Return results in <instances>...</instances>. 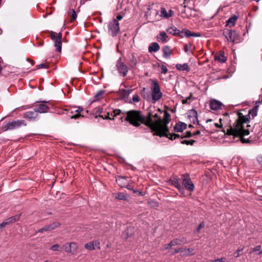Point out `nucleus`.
Here are the masks:
<instances>
[{
  "label": "nucleus",
  "mask_w": 262,
  "mask_h": 262,
  "mask_svg": "<svg viewBox=\"0 0 262 262\" xmlns=\"http://www.w3.org/2000/svg\"><path fill=\"white\" fill-rule=\"evenodd\" d=\"M168 40V36L167 34L164 32H161L159 36H157V40L163 43L166 42Z\"/></svg>",
  "instance_id": "f3484780"
},
{
  "label": "nucleus",
  "mask_w": 262,
  "mask_h": 262,
  "mask_svg": "<svg viewBox=\"0 0 262 262\" xmlns=\"http://www.w3.org/2000/svg\"><path fill=\"white\" fill-rule=\"evenodd\" d=\"M260 246H256V247H255L254 248H253L252 250V252L257 251H259V252L260 251Z\"/></svg>",
  "instance_id": "13d9d810"
},
{
  "label": "nucleus",
  "mask_w": 262,
  "mask_h": 262,
  "mask_svg": "<svg viewBox=\"0 0 262 262\" xmlns=\"http://www.w3.org/2000/svg\"><path fill=\"white\" fill-rule=\"evenodd\" d=\"M151 96L154 102H156L160 100L162 96L160 86L156 81L153 82V85L151 88Z\"/></svg>",
  "instance_id": "423d86ee"
},
{
  "label": "nucleus",
  "mask_w": 262,
  "mask_h": 262,
  "mask_svg": "<svg viewBox=\"0 0 262 262\" xmlns=\"http://www.w3.org/2000/svg\"><path fill=\"white\" fill-rule=\"evenodd\" d=\"M205 225H204V223L203 222H202L200 224V225H199V226L197 227V228L196 229V230L195 231V232H198L199 233L200 231V230L203 228L204 227Z\"/></svg>",
  "instance_id": "4c0bfd02"
},
{
  "label": "nucleus",
  "mask_w": 262,
  "mask_h": 262,
  "mask_svg": "<svg viewBox=\"0 0 262 262\" xmlns=\"http://www.w3.org/2000/svg\"><path fill=\"white\" fill-rule=\"evenodd\" d=\"M160 49V46L157 42H153L148 47V51L150 53L156 52Z\"/></svg>",
  "instance_id": "aec40b11"
},
{
  "label": "nucleus",
  "mask_w": 262,
  "mask_h": 262,
  "mask_svg": "<svg viewBox=\"0 0 262 262\" xmlns=\"http://www.w3.org/2000/svg\"><path fill=\"white\" fill-rule=\"evenodd\" d=\"M185 35L187 37H190V36H191V35H192V33L190 31L188 30H185Z\"/></svg>",
  "instance_id": "3c124183"
},
{
  "label": "nucleus",
  "mask_w": 262,
  "mask_h": 262,
  "mask_svg": "<svg viewBox=\"0 0 262 262\" xmlns=\"http://www.w3.org/2000/svg\"><path fill=\"white\" fill-rule=\"evenodd\" d=\"M163 56L166 59H169L172 54V50L169 46H166L162 48Z\"/></svg>",
  "instance_id": "2eb2a0df"
},
{
  "label": "nucleus",
  "mask_w": 262,
  "mask_h": 262,
  "mask_svg": "<svg viewBox=\"0 0 262 262\" xmlns=\"http://www.w3.org/2000/svg\"><path fill=\"white\" fill-rule=\"evenodd\" d=\"M186 128V124L181 122L177 124L174 127V129L177 132H182Z\"/></svg>",
  "instance_id": "412c9836"
},
{
  "label": "nucleus",
  "mask_w": 262,
  "mask_h": 262,
  "mask_svg": "<svg viewBox=\"0 0 262 262\" xmlns=\"http://www.w3.org/2000/svg\"><path fill=\"white\" fill-rule=\"evenodd\" d=\"M3 223H6V226L7 225H9L10 223H13V221H11V217L6 219L5 221H4Z\"/></svg>",
  "instance_id": "09e8293b"
},
{
  "label": "nucleus",
  "mask_w": 262,
  "mask_h": 262,
  "mask_svg": "<svg viewBox=\"0 0 262 262\" xmlns=\"http://www.w3.org/2000/svg\"><path fill=\"white\" fill-rule=\"evenodd\" d=\"M105 91L100 90L94 96V101H98L102 99L104 96Z\"/></svg>",
  "instance_id": "b1692460"
},
{
  "label": "nucleus",
  "mask_w": 262,
  "mask_h": 262,
  "mask_svg": "<svg viewBox=\"0 0 262 262\" xmlns=\"http://www.w3.org/2000/svg\"><path fill=\"white\" fill-rule=\"evenodd\" d=\"M126 181V180L125 179L121 178L119 179L118 180H117L116 181V182L118 181L119 182H120L121 181Z\"/></svg>",
  "instance_id": "338daca9"
},
{
  "label": "nucleus",
  "mask_w": 262,
  "mask_h": 262,
  "mask_svg": "<svg viewBox=\"0 0 262 262\" xmlns=\"http://www.w3.org/2000/svg\"><path fill=\"white\" fill-rule=\"evenodd\" d=\"M167 32L173 35H179L180 34V31L175 27L168 28L167 29Z\"/></svg>",
  "instance_id": "4be33fe9"
},
{
  "label": "nucleus",
  "mask_w": 262,
  "mask_h": 262,
  "mask_svg": "<svg viewBox=\"0 0 262 262\" xmlns=\"http://www.w3.org/2000/svg\"><path fill=\"white\" fill-rule=\"evenodd\" d=\"M262 103V101L260 102V101H257L255 103V106L254 107L253 109L255 110V111H257L258 110V106H259V104H261Z\"/></svg>",
  "instance_id": "5fc2aeb1"
},
{
  "label": "nucleus",
  "mask_w": 262,
  "mask_h": 262,
  "mask_svg": "<svg viewBox=\"0 0 262 262\" xmlns=\"http://www.w3.org/2000/svg\"><path fill=\"white\" fill-rule=\"evenodd\" d=\"M6 226V223H2L0 224V232L2 231V229Z\"/></svg>",
  "instance_id": "052dcab7"
},
{
  "label": "nucleus",
  "mask_w": 262,
  "mask_h": 262,
  "mask_svg": "<svg viewBox=\"0 0 262 262\" xmlns=\"http://www.w3.org/2000/svg\"><path fill=\"white\" fill-rule=\"evenodd\" d=\"M140 97L138 96V95L135 94L133 96L132 100L131 99H130L129 100H128V102L129 103L138 102L140 101Z\"/></svg>",
  "instance_id": "473e14b6"
},
{
  "label": "nucleus",
  "mask_w": 262,
  "mask_h": 262,
  "mask_svg": "<svg viewBox=\"0 0 262 262\" xmlns=\"http://www.w3.org/2000/svg\"><path fill=\"white\" fill-rule=\"evenodd\" d=\"M37 113L34 110L33 111H28L24 113V118L30 121H33L37 117Z\"/></svg>",
  "instance_id": "9d476101"
},
{
  "label": "nucleus",
  "mask_w": 262,
  "mask_h": 262,
  "mask_svg": "<svg viewBox=\"0 0 262 262\" xmlns=\"http://www.w3.org/2000/svg\"><path fill=\"white\" fill-rule=\"evenodd\" d=\"M63 247L64 248V249L66 252L70 253L73 254L71 247V246H70L69 243L64 244L63 246Z\"/></svg>",
  "instance_id": "cd10ccee"
},
{
  "label": "nucleus",
  "mask_w": 262,
  "mask_h": 262,
  "mask_svg": "<svg viewBox=\"0 0 262 262\" xmlns=\"http://www.w3.org/2000/svg\"><path fill=\"white\" fill-rule=\"evenodd\" d=\"M181 183V179L177 176H172L169 181V183L170 184L176 187L179 191L183 192L184 191V189L182 187Z\"/></svg>",
  "instance_id": "6e6552de"
},
{
  "label": "nucleus",
  "mask_w": 262,
  "mask_h": 262,
  "mask_svg": "<svg viewBox=\"0 0 262 262\" xmlns=\"http://www.w3.org/2000/svg\"><path fill=\"white\" fill-rule=\"evenodd\" d=\"M237 36V34L235 31H229L226 35V37L228 41L233 42L235 41Z\"/></svg>",
  "instance_id": "4468645a"
},
{
  "label": "nucleus",
  "mask_w": 262,
  "mask_h": 262,
  "mask_svg": "<svg viewBox=\"0 0 262 262\" xmlns=\"http://www.w3.org/2000/svg\"><path fill=\"white\" fill-rule=\"evenodd\" d=\"M176 67L177 70L179 71H189V67L187 63L177 64Z\"/></svg>",
  "instance_id": "393cba45"
},
{
  "label": "nucleus",
  "mask_w": 262,
  "mask_h": 262,
  "mask_svg": "<svg viewBox=\"0 0 262 262\" xmlns=\"http://www.w3.org/2000/svg\"><path fill=\"white\" fill-rule=\"evenodd\" d=\"M248 116H242L239 114L238 119L235 121L233 125H230L225 128H223V131L228 135H232L233 138L239 137L241 142L243 143H250L249 139L245 138V136L249 134V131L245 129V124L249 121Z\"/></svg>",
  "instance_id": "f257e3e1"
},
{
  "label": "nucleus",
  "mask_w": 262,
  "mask_h": 262,
  "mask_svg": "<svg viewBox=\"0 0 262 262\" xmlns=\"http://www.w3.org/2000/svg\"><path fill=\"white\" fill-rule=\"evenodd\" d=\"M176 245H180V243H179L178 239L177 238L173 239L171 242L168 244L169 247H172Z\"/></svg>",
  "instance_id": "72a5a7b5"
},
{
  "label": "nucleus",
  "mask_w": 262,
  "mask_h": 262,
  "mask_svg": "<svg viewBox=\"0 0 262 262\" xmlns=\"http://www.w3.org/2000/svg\"><path fill=\"white\" fill-rule=\"evenodd\" d=\"M82 111H83V108L81 107H80V106H78L77 107V108L76 109V110H72L71 111V114H72L74 112H76L78 114H76V115H73V116H71V119H77L78 118H79L80 116L83 117V115H81L79 114V113L82 112Z\"/></svg>",
  "instance_id": "6ab92c4d"
},
{
  "label": "nucleus",
  "mask_w": 262,
  "mask_h": 262,
  "mask_svg": "<svg viewBox=\"0 0 262 262\" xmlns=\"http://www.w3.org/2000/svg\"><path fill=\"white\" fill-rule=\"evenodd\" d=\"M27 123L24 120H16L8 122L4 127L5 130H12L22 126H26Z\"/></svg>",
  "instance_id": "0eeeda50"
},
{
  "label": "nucleus",
  "mask_w": 262,
  "mask_h": 262,
  "mask_svg": "<svg viewBox=\"0 0 262 262\" xmlns=\"http://www.w3.org/2000/svg\"><path fill=\"white\" fill-rule=\"evenodd\" d=\"M200 134V132L199 130L196 131L193 134V135H198Z\"/></svg>",
  "instance_id": "774afa93"
},
{
  "label": "nucleus",
  "mask_w": 262,
  "mask_h": 262,
  "mask_svg": "<svg viewBox=\"0 0 262 262\" xmlns=\"http://www.w3.org/2000/svg\"><path fill=\"white\" fill-rule=\"evenodd\" d=\"M200 34H196V33H192V35H191V36H194V37H199L200 36Z\"/></svg>",
  "instance_id": "0e129e2a"
},
{
  "label": "nucleus",
  "mask_w": 262,
  "mask_h": 262,
  "mask_svg": "<svg viewBox=\"0 0 262 262\" xmlns=\"http://www.w3.org/2000/svg\"><path fill=\"white\" fill-rule=\"evenodd\" d=\"M77 17V15L76 14V12L74 10H72V15H71V21H74Z\"/></svg>",
  "instance_id": "58836bf2"
},
{
  "label": "nucleus",
  "mask_w": 262,
  "mask_h": 262,
  "mask_svg": "<svg viewBox=\"0 0 262 262\" xmlns=\"http://www.w3.org/2000/svg\"><path fill=\"white\" fill-rule=\"evenodd\" d=\"M121 60V58L118 60V70L120 74L125 76L128 71L127 68Z\"/></svg>",
  "instance_id": "9b49d317"
},
{
  "label": "nucleus",
  "mask_w": 262,
  "mask_h": 262,
  "mask_svg": "<svg viewBox=\"0 0 262 262\" xmlns=\"http://www.w3.org/2000/svg\"><path fill=\"white\" fill-rule=\"evenodd\" d=\"M224 258H221L216 259L213 260L211 261L210 262H223L224 260Z\"/></svg>",
  "instance_id": "4d7b16f0"
},
{
  "label": "nucleus",
  "mask_w": 262,
  "mask_h": 262,
  "mask_svg": "<svg viewBox=\"0 0 262 262\" xmlns=\"http://www.w3.org/2000/svg\"><path fill=\"white\" fill-rule=\"evenodd\" d=\"M84 247L90 250H95V246L94 245V243H92V242H90L89 243H86L84 245Z\"/></svg>",
  "instance_id": "c756f323"
},
{
  "label": "nucleus",
  "mask_w": 262,
  "mask_h": 262,
  "mask_svg": "<svg viewBox=\"0 0 262 262\" xmlns=\"http://www.w3.org/2000/svg\"><path fill=\"white\" fill-rule=\"evenodd\" d=\"M184 177L182 181L183 185L187 190L193 191L194 188V185L190 178L188 176L186 177H185L184 176Z\"/></svg>",
  "instance_id": "1a4fd4ad"
},
{
  "label": "nucleus",
  "mask_w": 262,
  "mask_h": 262,
  "mask_svg": "<svg viewBox=\"0 0 262 262\" xmlns=\"http://www.w3.org/2000/svg\"><path fill=\"white\" fill-rule=\"evenodd\" d=\"M71 247L72 251L73 254H74L76 252V250L77 249V245L76 243L72 242L69 243Z\"/></svg>",
  "instance_id": "2f4dec72"
},
{
  "label": "nucleus",
  "mask_w": 262,
  "mask_h": 262,
  "mask_svg": "<svg viewBox=\"0 0 262 262\" xmlns=\"http://www.w3.org/2000/svg\"><path fill=\"white\" fill-rule=\"evenodd\" d=\"M20 217V214L16 215L15 216L11 217V221H13V222H15L17 221H18Z\"/></svg>",
  "instance_id": "49530a36"
},
{
  "label": "nucleus",
  "mask_w": 262,
  "mask_h": 262,
  "mask_svg": "<svg viewBox=\"0 0 262 262\" xmlns=\"http://www.w3.org/2000/svg\"><path fill=\"white\" fill-rule=\"evenodd\" d=\"M108 33L114 37L115 36V18L107 24Z\"/></svg>",
  "instance_id": "f8f14e48"
},
{
  "label": "nucleus",
  "mask_w": 262,
  "mask_h": 262,
  "mask_svg": "<svg viewBox=\"0 0 262 262\" xmlns=\"http://www.w3.org/2000/svg\"><path fill=\"white\" fill-rule=\"evenodd\" d=\"M92 243H94V245L95 246V249L96 248L100 249V242L98 241H95L92 242Z\"/></svg>",
  "instance_id": "ea45409f"
},
{
  "label": "nucleus",
  "mask_w": 262,
  "mask_h": 262,
  "mask_svg": "<svg viewBox=\"0 0 262 262\" xmlns=\"http://www.w3.org/2000/svg\"><path fill=\"white\" fill-rule=\"evenodd\" d=\"M190 140H183L181 141V143L183 144L190 145Z\"/></svg>",
  "instance_id": "6e6d98bb"
},
{
  "label": "nucleus",
  "mask_w": 262,
  "mask_h": 262,
  "mask_svg": "<svg viewBox=\"0 0 262 262\" xmlns=\"http://www.w3.org/2000/svg\"><path fill=\"white\" fill-rule=\"evenodd\" d=\"M257 161L260 165H262V156H258L257 157Z\"/></svg>",
  "instance_id": "bf43d9fd"
},
{
  "label": "nucleus",
  "mask_w": 262,
  "mask_h": 262,
  "mask_svg": "<svg viewBox=\"0 0 262 262\" xmlns=\"http://www.w3.org/2000/svg\"><path fill=\"white\" fill-rule=\"evenodd\" d=\"M192 97V94H190L189 96L187 97L185 99H183L182 101L183 104H186L189 103L190 100L191 99Z\"/></svg>",
  "instance_id": "c9c22d12"
},
{
  "label": "nucleus",
  "mask_w": 262,
  "mask_h": 262,
  "mask_svg": "<svg viewBox=\"0 0 262 262\" xmlns=\"http://www.w3.org/2000/svg\"><path fill=\"white\" fill-rule=\"evenodd\" d=\"M49 108V106H48L47 105L45 104L44 103H41L36 105V108H35L34 110L37 113H45L48 112Z\"/></svg>",
  "instance_id": "ddd939ff"
},
{
  "label": "nucleus",
  "mask_w": 262,
  "mask_h": 262,
  "mask_svg": "<svg viewBox=\"0 0 262 262\" xmlns=\"http://www.w3.org/2000/svg\"><path fill=\"white\" fill-rule=\"evenodd\" d=\"M132 227H129V228H127V229L126 230L127 237H128L132 235Z\"/></svg>",
  "instance_id": "864d4df0"
},
{
  "label": "nucleus",
  "mask_w": 262,
  "mask_h": 262,
  "mask_svg": "<svg viewBox=\"0 0 262 262\" xmlns=\"http://www.w3.org/2000/svg\"><path fill=\"white\" fill-rule=\"evenodd\" d=\"M237 17L235 15L230 17L227 21V25L230 27L233 26L237 20Z\"/></svg>",
  "instance_id": "a878e982"
},
{
  "label": "nucleus",
  "mask_w": 262,
  "mask_h": 262,
  "mask_svg": "<svg viewBox=\"0 0 262 262\" xmlns=\"http://www.w3.org/2000/svg\"><path fill=\"white\" fill-rule=\"evenodd\" d=\"M118 198L120 200H125V198H126V196L125 195H118Z\"/></svg>",
  "instance_id": "680f3d73"
},
{
  "label": "nucleus",
  "mask_w": 262,
  "mask_h": 262,
  "mask_svg": "<svg viewBox=\"0 0 262 262\" xmlns=\"http://www.w3.org/2000/svg\"><path fill=\"white\" fill-rule=\"evenodd\" d=\"M228 120L227 116H224L223 119H222V118L220 119V124H219L217 123H214L213 125L216 127H222L224 125V124L222 123V121L223 120Z\"/></svg>",
  "instance_id": "c85d7f7f"
},
{
  "label": "nucleus",
  "mask_w": 262,
  "mask_h": 262,
  "mask_svg": "<svg viewBox=\"0 0 262 262\" xmlns=\"http://www.w3.org/2000/svg\"><path fill=\"white\" fill-rule=\"evenodd\" d=\"M149 115H150V116L154 120H158L159 119H161L157 114H155L154 115H151V114L149 113L148 116Z\"/></svg>",
  "instance_id": "a18cd8bd"
},
{
  "label": "nucleus",
  "mask_w": 262,
  "mask_h": 262,
  "mask_svg": "<svg viewBox=\"0 0 262 262\" xmlns=\"http://www.w3.org/2000/svg\"><path fill=\"white\" fill-rule=\"evenodd\" d=\"M161 73L163 74H166L168 72V69L166 66L162 65L161 67Z\"/></svg>",
  "instance_id": "79ce46f5"
},
{
  "label": "nucleus",
  "mask_w": 262,
  "mask_h": 262,
  "mask_svg": "<svg viewBox=\"0 0 262 262\" xmlns=\"http://www.w3.org/2000/svg\"><path fill=\"white\" fill-rule=\"evenodd\" d=\"M177 239H178L179 243H180V245L187 243L186 238L184 237L177 238Z\"/></svg>",
  "instance_id": "e433bc0d"
},
{
  "label": "nucleus",
  "mask_w": 262,
  "mask_h": 262,
  "mask_svg": "<svg viewBox=\"0 0 262 262\" xmlns=\"http://www.w3.org/2000/svg\"><path fill=\"white\" fill-rule=\"evenodd\" d=\"M174 252L175 253H178V252L183 253V249L180 248V249H179L178 250H176Z\"/></svg>",
  "instance_id": "e2e57ef3"
},
{
  "label": "nucleus",
  "mask_w": 262,
  "mask_h": 262,
  "mask_svg": "<svg viewBox=\"0 0 262 262\" xmlns=\"http://www.w3.org/2000/svg\"><path fill=\"white\" fill-rule=\"evenodd\" d=\"M3 223H6V226L7 225H9L10 223H13V221H11V217L6 219L5 221H4Z\"/></svg>",
  "instance_id": "8fccbe9b"
},
{
  "label": "nucleus",
  "mask_w": 262,
  "mask_h": 262,
  "mask_svg": "<svg viewBox=\"0 0 262 262\" xmlns=\"http://www.w3.org/2000/svg\"><path fill=\"white\" fill-rule=\"evenodd\" d=\"M173 14V11L169 10L168 12L165 8H162L161 11V16L163 17L168 18L172 16Z\"/></svg>",
  "instance_id": "a211bd4d"
},
{
  "label": "nucleus",
  "mask_w": 262,
  "mask_h": 262,
  "mask_svg": "<svg viewBox=\"0 0 262 262\" xmlns=\"http://www.w3.org/2000/svg\"><path fill=\"white\" fill-rule=\"evenodd\" d=\"M170 121V115L167 112H165L163 119H159L158 120H154L151 117L150 129L152 132H154V135L160 137L165 136L172 140L179 138L180 136L178 134H168V128L167 124Z\"/></svg>",
  "instance_id": "f03ea898"
},
{
  "label": "nucleus",
  "mask_w": 262,
  "mask_h": 262,
  "mask_svg": "<svg viewBox=\"0 0 262 262\" xmlns=\"http://www.w3.org/2000/svg\"><path fill=\"white\" fill-rule=\"evenodd\" d=\"M214 59L221 62H224L226 60V57L222 54L215 56Z\"/></svg>",
  "instance_id": "bb28decb"
},
{
  "label": "nucleus",
  "mask_w": 262,
  "mask_h": 262,
  "mask_svg": "<svg viewBox=\"0 0 262 262\" xmlns=\"http://www.w3.org/2000/svg\"><path fill=\"white\" fill-rule=\"evenodd\" d=\"M243 250V248L237 249L234 253V256L235 257H238L240 255V252Z\"/></svg>",
  "instance_id": "c03bdc74"
},
{
  "label": "nucleus",
  "mask_w": 262,
  "mask_h": 262,
  "mask_svg": "<svg viewBox=\"0 0 262 262\" xmlns=\"http://www.w3.org/2000/svg\"><path fill=\"white\" fill-rule=\"evenodd\" d=\"M51 39L54 41V46L56 51L61 52L62 46V33H56L52 31L50 33Z\"/></svg>",
  "instance_id": "39448f33"
},
{
  "label": "nucleus",
  "mask_w": 262,
  "mask_h": 262,
  "mask_svg": "<svg viewBox=\"0 0 262 262\" xmlns=\"http://www.w3.org/2000/svg\"><path fill=\"white\" fill-rule=\"evenodd\" d=\"M46 231H50L48 225V226H46L44 227L39 229L38 232H43Z\"/></svg>",
  "instance_id": "a19ab883"
},
{
  "label": "nucleus",
  "mask_w": 262,
  "mask_h": 262,
  "mask_svg": "<svg viewBox=\"0 0 262 262\" xmlns=\"http://www.w3.org/2000/svg\"><path fill=\"white\" fill-rule=\"evenodd\" d=\"M49 226V230H52L57 228L59 226V224L58 223H53V224H50Z\"/></svg>",
  "instance_id": "f704fd0d"
},
{
  "label": "nucleus",
  "mask_w": 262,
  "mask_h": 262,
  "mask_svg": "<svg viewBox=\"0 0 262 262\" xmlns=\"http://www.w3.org/2000/svg\"><path fill=\"white\" fill-rule=\"evenodd\" d=\"M192 136V134L189 131H187L186 133V135L183 136L181 137V138L183 139L184 138H189V137H190Z\"/></svg>",
  "instance_id": "de8ad7c7"
},
{
  "label": "nucleus",
  "mask_w": 262,
  "mask_h": 262,
  "mask_svg": "<svg viewBox=\"0 0 262 262\" xmlns=\"http://www.w3.org/2000/svg\"><path fill=\"white\" fill-rule=\"evenodd\" d=\"M131 92L132 90L130 89L124 90L122 89L118 93L123 98L126 99V97L128 96Z\"/></svg>",
  "instance_id": "5701e85b"
},
{
  "label": "nucleus",
  "mask_w": 262,
  "mask_h": 262,
  "mask_svg": "<svg viewBox=\"0 0 262 262\" xmlns=\"http://www.w3.org/2000/svg\"><path fill=\"white\" fill-rule=\"evenodd\" d=\"M122 121H125L130 124L138 127L141 124H144L150 128V115L145 117L142 112L139 111L132 110L126 113L125 117H121Z\"/></svg>",
  "instance_id": "7ed1b4c3"
},
{
  "label": "nucleus",
  "mask_w": 262,
  "mask_h": 262,
  "mask_svg": "<svg viewBox=\"0 0 262 262\" xmlns=\"http://www.w3.org/2000/svg\"><path fill=\"white\" fill-rule=\"evenodd\" d=\"M123 18V16L121 15H118L117 16V19L118 20H121Z\"/></svg>",
  "instance_id": "69168bd1"
},
{
  "label": "nucleus",
  "mask_w": 262,
  "mask_h": 262,
  "mask_svg": "<svg viewBox=\"0 0 262 262\" xmlns=\"http://www.w3.org/2000/svg\"><path fill=\"white\" fill-rule=\"evenodd\" d=\"M103 112V108L101 107H97L93 112V114L96 115V117H98L99 115V117H101L103 119H108L113 120L115 117V110H112L111 111H107L106 114L100 115Z\"/></svg>",
  "instance_id": "20e7f679"
},
{
  "label": "nucleus",
  "mask_w": 262,
  "mask_h": 262,
  "mask_svg": "<svg viewBox=\"0 0 262 262\" xmlns=\"http://www.w3.org/2000/svg\"><path fill=\"white\" fill-rule=\"evenodd\" d=\"M58 247H59V246L57 244H55V245H53L51 247V249L53 251H57V250H58Z\"/></svg>",
  "instance_id": "603ef678"
},
{
  "label": "nucleus",
  "mask_w": 262,
  "mask_h": 262,
  "mask_svg": "<svg viewBox=\"0 0 262 262\" xmlns=\"http://www.w3.org/2000/svg\"><path fill=\"white\" fill-rule=\"evenodd\" d=\"M37 68V69H42V68H45V69H47L48 68V66L45 63H40V64H38L37 66H36Z\"/></svg>",
  "instance_id": "37998d69"
},
{
  "label": "nucleus",
  "mask_w": 262,
  "mask_h": 262,
  "mask_svg": "<svg viewBox=\"0 0 262 262\" xmlns=\"http://www.w3.org/2000/svg\"><path fill=\"white\" fill-rule=\"evenodd\" d=\"M222 103L216 100H212L210 102V108L212 110H218L221 108Z\"/></svg>",
  "instance_id": "dca6fc26"
},
{
  "label": "nucleus",
  "mask_w": 262,
  "mask_h": 262,
  "mask_svg": "<svg viewBox=\"0 0 262 262\" xmlns=\"http://www.w3.org/2000/svg\"><path fill=\"white\" fill-rule=\"evenodd\" d=\"M184 254L188 255H192L194 254V249L192 248H188L183 250Z\"/></svg>",
  "instance_id": "7c9ffc66"
}]
</instances>
